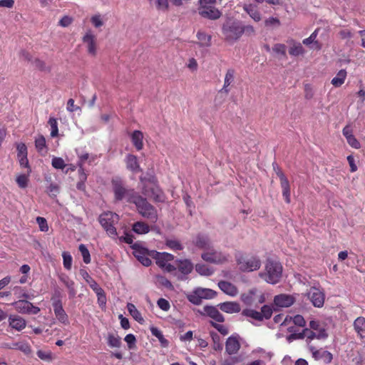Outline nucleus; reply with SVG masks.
<instances>
[{
	"mask_svg": "<svg viewBox=\"0 0 365 365\" xmlns=\"http://www.w3.org/2000/svg\"><path fill=\"white\" fill-rule=\"evenodd\" d=\"M111 185L115 202L125 200L128 203H134L140 194L134 188L130 187L119 178L111 180Z\"/></svg>",
	"mask_w": 365,
	"mask_h": 365,
	"instance_id": "1",
	"label": "nucleus"
},
{
	"mask_svg": "<svg viewBox=\"0 0 365 365\" xmlns=\"http://www.w3.org/2000/svg\"><path fill=\"white\" fill-rule=\"evenodd\" d=\"M282 271V265L279 262L268 258L265 262L264 271L260 272L259 277L269 284H275L280 281Z\"/></svg>",
	"mask_w": 365,
	"mask_h": 365,
	"instance_id": "2",
	"label": "nucleus"
},
{
	"mask_svg": "<svg viewBox=\"0 0 365 365\" xmlns=\"http://www.w3.org/2000/svg\"><path fill=\"white\" fill-rule=\"evenodd\" d=\"M241 21L227 19L222 26L223 39L230 44H233L241 37Z\"/></svg>",
	"mask_w": 365,
	"mask_h": 365,
	"instance_id": "3",
	"label": "nucleus"
},
{
	"mask_svg": "<svg viewBox=\"0 0 365 365\" xmlns=\"http://www.w3.org/2000/svg\"><path fill=\"white\" fill-rule=\"evenodd\" d=\"M133 204L135 205L139 214L143 217L150 220L153 222H155L157 221V210L154 206L148 202L145 197L140 195Z\"/></svg>",
	"mask_w": 365,
	"mask_h": 365,
	"instance_id": "4",
	"label": "nucleus"
},
{
	"mask_svg": "<svg viewBox=\"0 0 365 365\" xmlns=\"http://www.w3.org/2000/svg\"><path fill=\"white\" fill-rule=\"evenodd\" d=\"M118 215L110 211L104 212L98 217V222L101 225L108 235L113 237L117 235V230L114 225L118 222Z\"/></svg>",
	"mask_w": 365,
	"mask_h": 365,
	"instance_id": "5",
	"label": "nucleus"
},
{
	"mask_svg": "<svg viewBox=\"0 0 365 365\" xmlns=\"http://www.w3.org/2000/svg\"><path fill=\"white\" fill-rule=\"evenodd\" d=\"M140 180L141 182L144 180H148L150 182L153 183V186L149 187L147 185H144L142 188V193L144 195L150 196L153 198L155 202H163L164 196L162 190L159 188L158 185H155V177H151L148 179L145 178L140 177Z\"/></svg>",
	"mask_w": 365,
	"mask_h": 365,
	"instance_id": "6",
	"label": "nucleus"
},
{
	"mask_svg": "<svg viewBox=\"0 0 365 365\" xmlns=\"http://www.w3.org/2000/svg\"><path fill=\"white\" fill-rule=\"evenodd\" d=\"M130 247L133 250V255L143 265L149 267L151 264L152 261L150 257H152V251L142 247L138 242L134 243Z\"/></svg>",
	"mask_w": 365,
	"mask_h": 365,
	"instance_id": "7",
	"label": "nucleus"
},
{
	"mask_svg": "<svg viewBox=\"0 0 365 365\" xmlns=\"http://www.w3.org/2000/svg\"><path fill=\"white\" fill-rule=\"evenodd\" d=\"M273 169L279 177L280 180V185L282 189V195L287 203H290V185L289 180L284 173L282 171L277 163H272Z\"/></svg>",
	"mask_w": 365,
	"mask_h": 365,
	"instance_id": "8",
	"label": "nucleus"
},
{
	"mask_svg": "<svg viewBox=\"0 0 365 365\" xmlns=\"http://www.w3.org/2000/svg\"><path fill=\"white\" fill-rule=\"evenodd\" d=\"M201 258L209 263L219 264H222L228 260V256L221 252L217 251L213 248L207 250L201 254Z\"/></svg>",
	"mask_w": 365,
	"mask_h": 365,
	"instance_id": "9",
	"label": "nucleus"
},
{
	"mask_svg": "<svg viewBox=\"0 0 365 365\" xmlns=\"http://www.w3.org/2000/svg\"><path fill=\"white\" fill-rule=\"evenodd\" d=\"M175 263L177 266V269L180 272V274H177V272L174 273V275L177 277L178 280L184 281L187 279V275L190 274L193 270V264L190 259H178L175 261Z\"/></svg>",
	"mask_w": 365,
	"mask_h": 365,
	"instance_id": "10",
	"label": "nucleus"
},
{
	"mask_svg": "<svg viewBox=\"0 0 365 365\" xmlns=\"http://www.w3.org/2000/svg\"><path fill=\"white\" fill-rule=\"evenodd\" d=\"M15 309L22 314H37L40 308L26 299H19L11 304Z\"/></svg>",
	"mask_w": 365,
	"mask_h": 365,
	"instance_id": "11",
	"label": "nucleus"
},
{
	"mask_svg": "<svg viewBox=\"0 0 365 365\" xmlns=\"http://www.w3.org/2000/svg\"><path fill=\"white\" fill-rule=\"evenodd\" d=\"M237 262L242 272L258 270L261 267V260L257 257H251L246 259H237Z\"/></svg>",
	"mask_w": 365,
	"mask_h": 365,
	"instance_id": "12",
	"label": "nucleus"
},
{
	"mask_svg": "<svg viewBox=\"0 0 365 365\" xmlns=\"http://www.w3.org/2000/svg\"><path fill=\"white\" fill-rule=\"evenodd\" d=\"M308 298L315 307H322L324 304L325 294L319 289L312 287L307 293Z\"/></svg>",
	"mask_w": 365,
	"mask_h": 365,
	"instance_id": "13",
	"label": "nucleus"
},
{
	"mask_svg": "<svg viewBox=\"0 0 365 365\" xmlns=\"http://www.w3.org/2000/svg\"><path fill=\"white\" fill-rule=\"evenodd\" d=\"M197 11L201 17L212 21L220 19L222 16V12L214 6H198Z\"/></svg>",
	"mask_w": 365,
	"mask_h": 365,
	"instance_id": "14",
	"label": "nucleus"
},
{
	"mask_svg": "<svg viewBox=\"0 0 365 365\" xmlns=\"http://www.w3.org/2000/svg\"><path fill=\"white\" fill-rule=\"evenodd\" d=\"M192 244L198 249L207 250L212 248V243L209 236L205 233L199 232L192 240Z\"/></svg>",
	"mask_w": 365,
	"mask_h": 365,
	"instance_id": "15",
	"label": "nucleus"
},
{
	"mask_svg": "<svg viewBox=\"0 0 365 365\" xmlns=\"http://www.w3.org/2000/svg\"><path fill=\"white\" fill-rule=\"evenodd\" d=\"M199 312L202 315L208 316L217 322L222 323L225 322L224 316L219 312L216 307L206 305L203 307V312L199 311Z\"/></svg>",
	"mask_w": 365,
	"mask_h": 365,
	"instance_id": "16",
	"label": "nucleus"
},
{
	"mask_svg": "<svg viewBox=\"0 0 365 365\" xmlns=\"http://www.w3.org/2000/svg\"><path fill=\"white\" fill-rule=\"evenodd\" d=\"M309 350L312 354V357L315 360H323L325 364H329L333 359V355L331 352L322 349H316L314 346H310Z\"/></svg>",
	"mask_w": 365,
	"mask_h": 365,
	"instance_id": "17",
	"label": "nucleus"
},
{
	"mask_svg": "<svg viewBox=\"0 0 365 365\" xmlns=\"http://www.w3.org/2000/svg\"><path fill=\"white\" fill-rule=\"evenodd\" d=\"M52 306L57 319L63 324H68V317L63 308L61 301L57 300L56 302L52 303Z\"/></svg>",
	"mask_w": 365,
	"mask_h": 365,
	"instance_id": "18",
	"label": "nucleus"
},
{
	"mask_svg": "<svg viewBox=\"0 0 365 365\" xmlns=\"http://www.w3.org/2000/svg\"><path fill=\"white\" fill-rule=\"evenodd\" d=\"M238 338L239 336L237 334L232 335L227 339L225 343V349L228 354H235L240 350L241 346Z\"/></svg>",
	"mask_w": 365,
	"mask_h": 365,
	"instance_id": "19",
	"label": "nucleus"
},
{
	"mask_svg": "<svg viewBox=\"0 0 365 365\" xmlns=\"http://www.w3.org/2000/svg\"><path fill=\"white\" fill-rule=\"evenodd\" d=\"M152 257L156 260V264L160 267H164L166 262L173 261L174 259V255L168 252H158L157 251H152Z\"/></svg>",
	"mask_w": 365,
	"mask_h": 365,
	"instance_id": "20",
	"label": "nucleus"
},
{
	"mask_svg": "<svg viewBox=\"0 0 365 365\" xmlns=\"http://www.w3.org/2000/svg\"><path fill=\"white\" fill-rule=\"evenodd\" d=\"M295 302L294 298L289 294H282L274 297V303L279 307H289Z\"/></svg>",
	"mask_w": 365,
	"mask_h": 365,
	"instance_id": "21",
	"label": "nucleus"
},
{
	"mask_svg": "<svg viewBox=\"0 0 365 365\" xmlns=\"http://www.w3.org/2000/svg\"><path fill=\"white\" fill-rule=\"evenodd\" d=\"M217 307L221 311L227 314L238 313L241 310L240 305L237 302H225L220 303Z\"/></svg>",
	"mask_w": 365,
	"mask_h": 365,
	"instance_id": "22",
	"label": "nucleus"
},
{
	"mask_svg": "<svg viewBox=\"0 0 365 365\" xmlns=\"http://www.w3.org/2000/svg\"><path fill=\"white\" fill-rule=\"evenodd\" d=\"M9 326L17 330L21 331L26 326V320L19 315L14 314L9 317Z\"/></svg>",
	"mask_w": 365,
	"mask_h": 365,
	"instance_id": "23",
	"label": "nucleus"
},
{
	"mask_svg": "<svg viewBox=\"0 0 365 365\" xmlns=\"http://www.w3.org/2000/svg\"><path fill=\"white\" fill-rule=\"evenodd\" d=\"M83 41L87 43L88 53L95 56L96 55V45L95 41V36L91 31L87 32L83 37Z\"/></svg>",
	"mask_w": 365,
	"mask_h": 365,
	"instance_id": "24",
	"label": "nucleus"
},
{
	"mask_svg": "<svg viewBox=\"0 0 365 365\" xmlns=\"http://www.w3.org/2000/svg\"><path fill=\"white\" fill-rule=\"evenodd\" d=\"M59 279L64 284V285L68 289L69 298H74L76 294V290L75 289V282L72 279H71L70 277L66 274H60Z\"/></svg>",
	"mask_w": 365,
	"mask_h": 365,
	"instance_id": "25",
	"label": "nucleus"
},
{
	"mask_svg": "<svg viewBox=\"0 0 365 365\" xmlns=\"http://www.w3.org/2000/svg\"><path fill=\"white\" fill-rule=\"evenodd\" d=\"M126 168L129 170L133 173H137L139 172H142V169L140 167V165L138 161V158L135 155L132 154H128L126 156Z\"/></svg>",
	"mask_w": 365,
	"mask_h": 365,
	"instance_id": "26",
	"label": "nucleus"
},
{
	"mask_svg": "<svg viewBox=\"0 0 365 365\" xmlns=\"http://www.w3.org/2000/svg\"><path fill=\"white\" fill-rule=\"evenodd\" d=\"M219 288L225 294L234 297L237 294V288L231 282L227 281H220L218 282Z\"/></svg>",
	"mask_w": 365,
	"mask_h": 365,
	"instance_id": "27",
	"label": "nucleus"
},
{
	"mask_svg": "<svg viewBox=\"0 0 365 365\" xmlns=\"http://www.w3.org/2000/svg\"><path fill=\"white\" fill-rule=\"evenodd\" d=\"M143 134L140 130H134L131 135V141L137 149L141 150L143 148Z\"/></svg>",
	"mask_w": 365,
	"mask_h": 365,
	"instance_id": "28",
	"label": "nucleus"
},
{
	"mask_svg": "<svg viewBox=\"0 0 365 365\" xmlns=\"http://www.w3.org/2000/svg\"><path fill=\"white\" fill-rule=\"evenodd\" d=\"M354 328L361 338L365 337V318L357 317L354 322Z\"/></svg>",
	"mask_w": 365,
	"mask_h": 365,
	"instance_id": "29",
	"label": "nucleus"
},
{
	"mask_svg": "<svg viewBox=\"0 0 365 365\" xmlns=\"http://www.w3.org/2000/svg\"><path fill=\"white\" fill-rule=\"evenodd\" d=\"M127 309L129 312L130 314L133 317V319L137 321L140 324H143L145 320L142 317L140 312L137 309L135 306L132 303H128Z\"/></svg>",
	"mask_w": 365,
	"mask_h": 365,
	"instance_id": "30",
	"label": "nucleus"
},
{
	"mask_svg": "<svg viewBox=\"0 0 365 365\" xmlns=\"http://www.w3.org/2000/svg\"><path fill=\"white\" fill-rule=\"evenodd\" d=\"M150 332L151 334L155 336V337L158 338V339L159 340L160 343V346L163 348H166L169 346V341L168 339H166L162 331L160 330H159L157 327H151L150 328Z\"/></svg>",
	"mask_w": 365,
	"mask_h": 365,
	"instance_id": "31",
	"label": "nucleus"
},
{
	"mask_svg": "<svg viewBox=\"0 0 365 365\" xmlns=\"http://www.w3.org/2000/svg\"><path fill=\"white\" fill-rule=\"evenodd\" d=\"M195 271L202 276L209 277L213 274L214 269L205 264H197Z\"/></svg>",
	"mask_w": 365,
	"mask_h": 365,
	"instance_id": "32",
	"label": "nucleus"
},
{
	"mask_svg": "<svg viewBox=\"0 0 365 365\" xmlns=\"http://www.w3.org/2000/svg\"><path fill=\"white\" fill-rule=\"evenodd\" d=\"M320 29H317L309 37L305 38L303 40V43L305 45H309L311 43H314L315 46V48L319 50L322 48V44L316 40V38L317 36L318 32Z\"/></svg>",
	"mask_w": 365,
	"mask_h": 365,
	"instance_id": "33",
	"label": "nucleus"
},
{
	"mask_svg": "<svg viewBox=\"0 0 365 365\" xmlns=\"http://www.w3.org/2000/svg\"><path fill=\"white\" fill-rule=\"evenodd\" d=\"M14 293L16 297L19 299H33L34 298V294H28L24 288L19 286H16L14 288Z\"/></svg>",
	"mask_w": 365,
	"mask_h": 365,
	"instance_id": "34",
	"label": "nucleus"
},
{
	"mask_svg": "<svg viewBox=\"0 0 365 365\" xmlns=\"http://www.w3.org/2000/svg\"><path fill=\"white\" fill-rule=\"evenodd\" d=\"M107 344L111 348H119L122 345L121 338L109 333L107 336Z\"/></svg>",
	"mask_w": 365,
	"mask_h": 365,
	"instance_id": "35",
	"label": "nucleus"
},
{
	"mask_svg": "<svg viewBox=\"0 0 365 365\" xmlns=\"http://www.w3.org/2000/svg\"><path fill=\"white\" fill-rule=\"evenodd\" d=\"M35 147L37 151L42 155L47 153L46 139L43 135H40L35 139Z\"/></svg>",
	"mask_w": 365,
	"mask_h": 365,
	"instance_id": "36",
	"label": "nucleus"
},
{
	"mask_svg": "<svg viewBox=\"0 0 365 365\" xmlns=\"http://www.w3.org/2000/svg\"><path fill=\"white\" fill-rule=\"evenodd\" d=\"M257 293V289L253 288L249 290L247 293H243L241 294V300L247 306L252 304L254 299L253 297Z\"/></svg>",
	"mask_w": 365,
	"mask_h": 365,
	"instance_id": "37",
	"label": "nucleus"
},
{
	"mask_svg": "<svg viewBox=\"0 0 365 365\" xmlns=\"http://www.w3.org/2000/svg\"><path fill=\"white\" fill-rule=\"evenodd\" d=\"M235 71L233 69H228L225 74L224 86L221 91H224L225 93H229V89L227 88L234 81Z\"/></svg>",
	"mask_w": 365,
	"mask_h": 365,
	"instance_id": "38",
	"label": "nucleus"
},
{
	"mask_svg": "<svg viewBox=\"0 0 365 365\" xmlns=\"http://www.w3.org/2000/svg\"><path fill=\"white\" fill-rule=\"evenodd\" d=\"M133 230L137 234H147L150 227L146 223L139 221L133 225Z\"/></svg>",
	"mask_w": 365,
	"mask_h": 365,
	"instance_id": "39",
	"label": "nucleus"
},
{
	"mask_svg": "<svg viewBox=\"0 0 365 365\" xmlns=\"http://www.w3.org/2000/svg\"><path fill=\"white\" fill-rule=\"evenodd\" d=\"M346 76V71L344 69L340 70L336 74V76L331 80L332 85L335 87L341 86L344 83Z\"/></svg>",
	"mask_w": 365,
	"mask_h": 365,
	"instance_id": "40",
	"label": "nucleus"
},
{
	"mask_svg": "<svg viewBox=\"0 0 365 365\" xmlns=\"http://www.w3.org/2000/svg\"><path fill=\"white\" fill-rule=\"evenodd\" d=\"M197 39L200 46H210L211 45V36L207 35L204 32L198 31L197 34Z\"/></svg>",
	"mask_w": 365,
	"mask_h": 365,
	"instance_id": "41",
	"label": "nucleus"
},
{
	"mask_svg": "<svg viewBox=\"0 0 365 365\" xmlns=\"http://www.w3.org/2000/svg\"><path fill=\"white\" fill-rule=\"evenodd\" d=\"M242 314L245 317H250L252 319H254L257 321L262 322V317L261 316V313L259 312H257L256 310L252 309H245L242 312Z\"/></svg>",
	"mask_w": 365,
	"mask_h": 365,
	"instance_id": "42",
	"label": "nucleus"
},
{
	"mask_svg": "<svg viewBox=\"0 0 365 365\" xmlns=\"http://www.w3.org/2000/svg\"><path fill=\"white\" fill-rule=\"evenodd\" d=\"M210 334L212 340L213 341V349L215 351H222L223 346H222V344L221 343L220 336L218 335L217 333H216L213 331H210Z\"/></svg>",
	"mask_w": 365,
	"mask_h": 365,
	"instance_id": "43",
	"label": "nucleus"
},
{
	"mask_svg": "<svg viewBox=\"0 0 365 365\" xmlns=\"http://www.w3.org/2000/svg\"><path fill=\"white\" fill-rule=\"evenodd\" d=\"M198 292H200V294L202 295V299H213L217 296V292L215 290H212L211 289L207 288H201L198 287Z\"/></svg>",
	"mask_w": 365,
	"mask_h": 365,
	"instance_id": "44",
	"label": "nucleus"
},
{
	"mask_svg": "<svg viewBox=\"0 0 365 365\" xmlns=\"http://www.w3.org/2000/svg\"><path fill=\"white\" fill-rule=\"evenodd\" d=\"M187 298L190 302L195 305H200L202 303V295L198 292L197 288L192 294H188Z\"/></svg>",
	"mask_w": 365,
	"mask_h": 365,
	"instance_id": "45",
	"label": "nucleus"
},
{
	"mask_svg": "<svg viewBox=\"0 0 365 365\" xmlns=\"http://www.w3.org/2000/svg\"><path fill=\"white\" fill-rule=\"evenodd\" d=\"M304 52V49L300 43H294L289 50V53L293 56H298L303 54Z\"/></svg>",
	"mask_w": 365,
	"mask_h": 365,
	"instance_id": "46",
	"label": "nucleus"
},
{
	"mask_svg": "<svg viewBox=\"0 0 365 365\" xmlns=\"http://www.w3.org/2000/svg\"><path fill=\"white\" fill-rule=\"evenodd\" d=\"M78 250L81 253L83 262L86 264H89L91 262V255L86 246L81 244L78 247Z\"/></svg>",
	"mask_w": 365,
	"mask_h": 365,
	"instance_id": "47",
	"label": "nucleus"
},
{
	"mask_svg": "<svg viewBox=\"0 0 365 365\" xmlns=\"http://www.w3.org/2000/svg\"><path fill=\"white\" fill-rule=\"evenodd\" d=\"M165 245L169 248H170L171 250H173L180 251V250H183L182 245L179 241H178L176 240L167 239L165 240Z\"/></svg>",
	"mask_w": 365,
	"mask_h": 365,
	"instance_id": "48",
	"label": "nucleus"
},
{
	"mask_svg": "<svg viewBox=\"0 0 365 365\" xmlns=\"http://www.w3.org/2000/svg\"><path fill=\"white\" fill-rule=\"evenodd\" d=\"M32 64L41 71L50 72L51 71V68L48 66H46V63L40 58H34Z\"/></svg>",
	"mask_w": 365,
	"mask_h": 365,
	"instance_id": "49",
	"label": "nucleus"
},
{
	"mask_svg": "<svg viewBox=\"0 0 365 365\" xmlns=\"http://www.w3.org/2000/svg\"><path fill=\"white\" fill-rule=\"evenodd\" d=\"M48 123L50 125L51 130V136L52 138H55L58 135V128L57 120L53 117H50L48 121Z\"/></svg>",
	"mask_w": 365,
	"mask_h": 365,
	"instance_id": "50",
	"label": "nucleus"
},
{
	"mask_svg": "<svg viewBox=\"0 0 365 365\" xmlns=\"http://www.w3.org/2000/svg\"><path fill=\"white\" fill-rule=\"evenodd\" d=\"M151 4H155V7L158 10L167 11L169 7L168 0H149Z\"/></svg>",
	"mask_w": 365,
	"mask_h": 365,
	"instance_id": "51",
	"label": "nucleus"
},
{
	"mask_svg": "<svg viewBox=\"0 0 365 365\" xmlns=\"http://www.w3.org/2000/svg\"><path fill=\"white\" fill-rule=\"evenodd\" d=\"M63 264L65 269L70 270L72 267V257L68 252H63L62 253Z\"/></svg>",
	"mask_w": 365,
	"mask_h": 365,
	"instance_id": "52",
	"label": "nucleus"
},
{
	"mask_svg": "<svg viewBox=\"0 0 365 365\" xmlns=\"http://www.w3.org/2000/svg\"><path fill=\"white\" fill-rule=\"evenodd\" d=\"M51 165L54 168L62 170H63V169L66 167V164L65 163L63 159L59 157H53L52 158Z\"/></svg>",
	"mask_w": 365,
	"mask_h": 365,
	"instance_id": "53",
	"label": "nucleus"
},
{
	"mask_svg": "<svg viewBox=\"0 0 365 365\" xmlns=\"http://www.w3.org/2000/svg\"><path fill=\"white\" fill-rule=\"evenodd\" d=\"M245 10L247 12L250 16L255 21L258 22L261 20V15L258 11L252 6L245 7Z\"/></svg>",
	"mask_w": 365,
	"mask_h": 365,
	"instance_id": "54",
	"label": "nucleus"
},
{
	"mask_svg": "<svg viewBox=\"0 0 365 365\" xmlns=\"http://www.w3.org/2000/svg\"><path fill=\"white\" fill-rule=\"evenodd\" d=\"M16 181L20 188H26L28 186L29 181L28 174H22L19 175L16 178Z\"/></svg>",
	"mask_w": 365,
	"mask_h": 365,
	"instance_id": "55",
	"label": "nucleus"
},
{
	"mask_svg": "<svg viewBox=\"0 0 365 365\" xmlns=\"http://www.w3.org/2000/svg\"><path fill=\"white\" fill-rule=\"evenodd\" d=\"M272 309L270 306L269 305H264L262 308H261V316L262 317V320L264 319H269L271 318L272 315Z\"/></svg>",
	"mask_w": 365,
	"mask_h": 365,
	"instance_id": "56",
	"label": "nucleus"
},
{
	"mask_svg": "<svg viewBox=\"0 0 365 365\" xmlns=\"http://www.w3.org/2000/svg\"><path fill=\"white\" fill-rule=\"evenodd\" d=\"M289 321H292L296 326L300 327H304L306 325L304 318L300 314H297L294 317H289Z\"/></svg>",
	"mask_w": 365,
	"mask_h": 365,
	"instance_id": "57",
	"label": "nucleus"
},
{
	"mask_svg": "<svg viewBox=\"0 0 365 365\" xmlns=\"http://www.w3.org/2000/svg\"><path fill=\"white\" fill-rule=\"evenodd\" d=\"M124 340L127 343L129 349H133L135 348L136 339L133 334H127L125 336Z\"/></svg>",
	"mask_w": 365,
	"mask_h": 365,
	"instance_id": "58",
	"label": "nucleus"
},
{
	"mask_svg": "<svg viewBox=\"0 0 365 365\" xmlns=\"http://www.w3.org/2000/svg\"><path fill=\"white\" fill-rule=\"evenodd\" d=\"M46 192L50 197H55L59 192V186L56 184L51 183L49 186L47 187Z\"/></svg>",
	"mask_w": 365,
	"mask_h": 365,
	"instance_id": "59",
	"label": "nucleus"
},
{
	"mask_svg": "<svg viewBox=\"0 0 365 365\" xmlns=\"http://www.w3.org/2000/svg\"><path fill=\"white\" fill-rule=\"evenodd\" d=\"M241 34L242 36L245 34L247 36L254 35L255 33V30L254 27L251 25H243L241 22Z\"/></svg>",
	"mask_w": 365,
	"mask_h": 365,
	"instance_id": "60",
	"label": "nucleus"
},
{
	"mask_svg": "<svg viewBox=\"0 0 365 365\" xmlns=\"http://www.w3.org/2000/svg\"><path fill=\"white\" fill-rule=\"evenodd\" d=\"M272 51L277 53L286 56V46L283 43H276L272 47Z\"/></svg>",
	"mask_w": 365,
	"mask_h": 365,
	"instance_id": "61",
	"label": "nucleus"
},
{
	"mask_svg": "<svg viewBox=\"0 0 365 365\" xmlns=\"http://www.w3.org/2000/svg\"><path fill=\"white\" fill-rule=\"evenodd\" d=\"M210 324L212 327L217 329L221 334L225 336L228 334V329L225 326L217 324L212 321L210 322Z\"/></svg>",
	"mask_w": 365,
	"mask_h": 365,
	"instance_id": "62",
	"label": "nucleus"
},
{
	"mask_svg": "<svg viewBox=\"0 0 365 365\" xmlns=\"http://www.w3.org/2000/svg\"><path fill=\"white\" fill-rule=\"evenodd\" d=\"M36 222L38 224L39 229L42 232H47L48 226L46 220L42 217H37Z\"/></svg>",
	"mask_w": 365,
	"mask_h": 365,
	"instance_id": "63",
	"label": "nucleus"
},
{
	"mask_svg": "<svg viewBox=\"0 0 365 365\" xmlns=\"http://www.w3.org/2000/svg\"><path fill=\"white\" fill-rule=\"evenodd\" d=\"M157 304L163 311H168L170 308L169 302L163 298H160L157 302Z\"/></svg>",
	"mask_w": 365,
	"mask_h": 365,
	"instance_id": "64",
	"label": "nucleus"
}]
</instances>
